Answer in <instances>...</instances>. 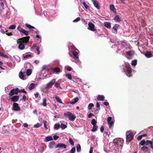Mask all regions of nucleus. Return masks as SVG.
I'll return each mask as SVG.
<instances>
[{"instance_id":"f257e3e1","label":"nucleus","mask_w":153,"mask_h":153,"mask_svg":"<svg viewBox=\"0 0 153 153\" xmlns=\"http://www.w3.org/2000/svg\"><path fill=\"white\" fill-rule=\"evenodd\" d=\"M29 36L22 37L20 38L17 41V42L19 44L18 48L21 50H23L25 48V45H26L28 42L29 38Z\"/></svg>"},{"instance_id":"f03ea898","label":"nucleus","mask_w":153,"mask_h":153,"mask_svg":"<svg viewBox=\"0 0 153 153\" xmlns=\"http://www.w3.org/2000/svg\"><path fill=\"white\" fill-rule=\"evenodd\" d=\"M126 140L127 141H130L133 140L134 135L131 131H127L126 132Z\"/></svg>"},{"instance_id":"7ed1b4c3","label":"nucleus","mask_w":153,"mask_h":153,"mask_svg":"<svg viewBox=\"0 0 153 153\" xmlns=\"http://www.w3.org/2000/svg\"><path fill=\"white\" fill-rule=\"evenodd\" d=\"M64 115L68 116L69 120L72 121H74L76 118L75 115L69 112H67L66 113H64Z\"/></svg>"},{"instance_id":"20e7f679","label":"nucleus","mask_w":153,"mask_h":153,"mask_svg":"<svg viewBox=\"0 0 153 153\" xmlns=\"http://www.w3.org/2000/svg\"><path fill=\"white\" fill-rule=\"evenodd\" d=\"M19 93V90L18 88H16L12 89L9 93L10 97H12L15 95H17Z\"/></svg>"},{"instance_id":"39448f33","label":"nucleus","mask_w":153,"mask_h":153,"mask_svg":"<svg viewBox=\"0 0 153 153\" xmlns=\"http://www.w3.org/2000/svg\"><path fill=\"white\" fill-rule=\"evenodd\" d=\"M107 121L109 125V128L111 129L114 124V120L112 119L111 117H109L107 118Z\"/></svg>"},{"instance_id":"423d86ee","label":"nucleus","mask_w":153,"mask_h":153,"mask_svg":"<svg viewBox=\"0 0 153 153\" xmlns=\"http://www.w3.org/2000/svg\"><path fill=\"white\" fill-rule=\"evenodd\" d=\"M88 29L92 31H94L96 30L95 26L94 24L91 22H89L88 23Z\"/></svg>"},{"instance_id":"0eeeda50","label":"nucleus","mask_w":153,"mask_h":153,"mask_svg":"<svg viewBox=\"0 0 153 153\" xmlns=\"http://www.w3.org/2000/svg\"><path fill=\"white\" fill-rule=\"evenodd\" d=\"M55 81L56 80L55 79H53L52 81L47 84L46 88L48 89L51 88L52 86L55 83Z\"/></svg>"},{"instance_id":"6e6552de","label":"nucleus","mask_w":153,"mask_h":153,"mask_svg":"<svg viewBox=\"0 0 153 153\" xmlns=\"http://www.w3.org/2000/svg\"><path fill=\"white\" fill-rule=\"evenodd\" d=\"M13 105V108L14 111H19L20 110V108L19 106L18 103L14 102Z\"/></svg>"},{"instance_id":"1a4fd4ad","label":"nucleus","mask_w":153,"mask_h":153,"mask_svg":"<svg viewBox=\"0 0 153 153\" xmlns=\"http://www.w3.org/2000/svg\"><path fill=\"white\" fill-rule=\"evenodd\" d=\"M10 97L9 98V100L13 102H16L18 100L19 98V96L15 95L13 97Z\"/></svg>"},{"instance_id":"9d476101","label":"nucleus","mask_w":153,"mask_h":153,"mask_svg":"<svg viewBox=\"0 0 153 153\" xmlns=\"http://www.w3.org/2000/svg\"><path fill=\"white\" fill-rule=\"evenodd\" d=\"M66 147V146L64 144L60 143L56 145V148H60L63 149H65Z\"/></svg>"},{"instance_id":"9b49d317","label":"nucleus","mask_w":153,"mask_h":153,"mask_svg":"<svg viewBox=\"0 0 153 153\" xmlns=\"http://www.w3.org/2000/svg\"><path fill=\"white\" fill-rule=\"evenodd\" d=\"M119 25L117 24H115L114 27H113L112 32L113 33H117V30Z\"/></svg>"},{"instance_id":"f8f14e48","label":"nucleus","mask_w":153,"mask_h":153,"mask_svg":"<svg viewBox=\"0 0 153 153\" xmlns=\"http://www.w3.org/2000/svg\"><path fill=\"white\" fill-rule=\"evenodd\" d=\"M94 6L99 9H100V7L99 5L98 2L96 0H92Z\"/></svg>"},{"instance_id":"ddd939ff","label":"nucleus","mask_w":153,"mask_h":153,"mask_svg":"<svg viewBox=\"0 0 153 153\" xmlns=\"http://www.w3.org/2000/svg\"><path fill=\"white\" fill-rule=\"evenodd\" d=\"M79 100L77 97H76L72 100L70 102V103L72 104H74L76 102Z\"/></svg>"},{"instance_id":"4468645a","label":"nucleus","mask_w":153,"mask_h":153,"mask_svg":"<svg viewBox=\"0 0 153 153\" xmlns=\"http://www.w3.org/2000/svg\"><path fill=\"white\" fill-rule=\"evenodd\" d=\"M97 99L99 101H103L105 97L102 95H98L97 97Z\"/></svg>"},{"instance_id":"2eb2a0df","label":"nucleus","mask_w":153,"mask_h":153,"mask_svg":"<svg viewBox=\"0 0 153 153\" xmlns=\"http://www.w3.org/2000/svg\"><path fill=\"white\" fill-rule=\"evenodd\" d=\"M104 26L110 29L111 28V25L109 22H105L104 23Z\"/></svg>"},{"instance_id":"dca6fc26","label":"nucleus","mask_w":153,"mask_h":153,"mask_svg":"<svg viewBox=\"0 0 153 153\" xmlns=\"http://www.w3.org/2000/svg\"><path fill=\"white\" fill-rule=\"evenodd\" d=\"M130 65H129V67L127 69V72L128 74H127V76H131V69L130 68Z\"/></svg>"},{"instance_id":"f3484780","label":"nucleus","mask_w":153,"mask_h":153,"mask_svg":"<svg viewBox=\"0 0 153 153\" xmlns=\"http://www.w3.org/2000/svg\"><path fill=\"white\" fill-rule=\"evenodd\" d=\"M115 21L117 22H119L121 21V18L118 15H116L113 19Z\"/></svg>"},{"instance_id":"a211bd4d","label":"nucleus","mask_w":153,"mask_h":153,"mask_svg":"<svg viewBox=\"0 0 153 153\" xmlns=\"http://www.w3.org/2000/svg\"><path fill=\"white\" fill-rule=\"evenodd\" d=\"M74 57L75 59H77L78 58V53L75 51H73L72 52Z\"/></svg>"},{"instance_id":"6ab92c4d","label":"nucleus","mask_w":153,"mask_h":153,"mask_svg":"<svg viewBox=\"0 0 153 153\" xmlns=\"http://www.w3.org/2000/svg\"><path fill=\"white\" fill-rule=\"evenodd\" d=\"M145 56L147 58H150L152 56V54L150 52H146L145 54Z\"/></svg>"},{"instance_id":"aec40b11","label":"nucleus","mask_w":153,"mask_h":153,"mask_svg":"<svg viewBox=\"0 0 153 153\" xmlns=\"http://www.w3.org/2000/svg\"><path fill=\"white\" fill-rule=\"evenodd\" d=\"M25 25L27 27L29 28L32 30H33V29L35 28L34 27L28 24H26Z\"/></svg>"},{"instance_id":"412c9836","label":"nucleus","mask_w":153,"mask_h":153,"mask_svg":"<svg viewBox=\"0 0 153 153\" xmlns=\"http://www.w3.org/2000/svg\"><path fill=\"white\" fill-rule=\"evenodd\" d=\"M148 148L146 146H143L141 148V149L143 151V152H146L148 151Z\"/></svg>"},{"instance_id":"4be33fe9","label":"nucleus","mask_w":153,"mask_h":153,"mask_svg":"<svg viewBox=\"0 0 153 153\" xmlns=\"http://www.w3.org/2000/svg\"><path fill=\"white\" fill-rule=\"evenodd\" d=\"M24 73H23L22 72H20L19 74V78L22 80H24Z\"/></svg>"},{"instance_id":"5701e85b","label":"nucleus","mask_w":153,"mask_h":153,"mask_svg":"<svg viewBox=\"0 0 153 153\" xmlns=\"http://www.w3.org/2000/svg\"><path fill=\"white\" fill-rule=\"evenodd\" d=\"M55 145V143L54 142H51L49 145V147L50 149H52L53 148Z\"/></svg>"},{"instance_id":"b1692460","label":"nucleus","mask_w":153,"mask_h":153,"mask_svg":"<svg viewBox=\"0 0 153 153\" xmlns=\"http://www.w3.org/2000/svg\"><path fill=\"white\" fill-rule=\"evenodd\" d=\"M53 72L57 73L60 72V70L58 68L56 67L53 69Z\"/></svg>"},{"instance_id":"393cba45","label":"nucleus","mask_w":153,"mask_h":153,"mask_svg":"<svg viewBox=\"0 0 153 153\" xmlns=\"http://www.w3.org/2000/svg\"><path fill=\"white\" fill-rule=\"evenodd\" d=\"M35 84L33 83H31L28 87V88L30 90H31L33 89L35 86Z\"/></svg>"},{"instance_id":"a878e982","label":"nucleus","mask_w":153,"mask_h":153,"mask_svg":"<svg viewBox=\"0 0 153 153\" xmlns=\"http://www.w3.org/2000/svg\"><path fill=\"white\" fill-rule=\"evenodd\" d=\"M43 123L45 128H46V129H48V123L46 120H44Z\"/></svg>"},{"instance_id":"bb28decb","label":"nucleus","mask_w":153,"mask_h":153,"mask_svg":"<svg viewBox=\"0 0 153 153\" xmlns=\"http://www.w3.org/2000/svg\"><path fill=\"white\" fill-rule=\"evenodd\" d=\"M44 106H46L47 105L46 99L44 98L43 100V102L40 104Z\"/></svg>"},{"instance_id":"cd10ccee","label":"nucleus","mask_w":153,"mask_h":153,"mask_svg":"<svg viewBox=\"0 0 153 153\" xmlns=\"http://www.w3.org/2000/svg\"><path fill=\"white\" fill-rule=\"evenodd\" d=\"M53 140V138L51 136L47 137L45 139L46 142H48Z\"/></svg>"},{"instance_id":"c85d7f7f","label":"nucleus","mask_w":153,"mask_h":153,"mask_svg":"<svg viewBox=\"0 0 153 153\" xmlns=\"http://www.w3.org/2000/svg\"><path fill=\"white\" fill-rule=\"evenodd\" d=\"M32 72V71L31 69H27L26 75L27 76H29L30 75Z\"/></svg>"},{"instance_id":"c756f323","label":"nucleus","mask_w":153,"mask_h":153,"mask_svg":"<svg viewBox=\"0 0 153 153\" xmlns=\"http://www.w3.org/2000/svg\"><path fill=\"white\" fill-rule=\"evenodd\" d=\"M98 126L97 125L93 126V128L91 130L92 132H95L97 131L98 128Z\"/></svg>"},{"instance_id":"7c9ffc66","label":"nucleus","mask_w":153,"mask_h":153,"mask_svg":"<svg viewBox=\"0 0 153 153\" xmlns=\"http://www.w3.org/2000/svg\"><path fill=\"white\" fill-rule=\"evenodd\" d=\"M126 54L130 56H131L134 55V52L132 51H130L126 52Z\"/></svg>"},{"instance_id":"2f4dec72","label":"nucleus","mask_w":153,"mask_h":153,"mask_svg":"<svg viewBox=\"0 0 153 153\" xmlns=\"http://www.w3.org/2000/svg\"><path fill=\"white\" fill-rule=\"evenodd\" d=\"M60 125L59 124H56L54 125V128L55 130H57L60 128Z\"/></svg>"},{"instance_id":"473e14b6","label":"nucleus","mask_w":153,"mask_h":153,"mask_svg":"<svg viewBox=\"0 0 153 153\" xmlns=\"http://www.w3.org/2000/svg\"><path fill=\"white\" fill-rule=\"evenodd\" d=\"M21 32L24 34L26 36H27L28 35V31L24 29H23Z\"/></svg>"},{"instance_id":"72a5a7b5","label":"nucleus","mask_w":153,"mask_h":153,"mask_svg":"<svg viewBox=\"0 0 153 153\" xmlns=\"http://www.w3.org/2000/svg\"><path fill=\"white\" fill-rule=\"evenodd\" d=\"M153 143V141H152L147 140L146 141L145 145L148 146L149 144L152 145Z\"/></svg>"},{"instance_id":"f704fd0d","label":"nucleus","mask_w":153,"mask_h":153,"mask_svg":"<svg viewBox=\"0 0 153 153\" xmlns=\"http://www.w3.org/2000/svg\"><path fill=\"white\" fill-rule=\"evenodd\" d=\"M76 151L78 152H79L81 149V146L79 144H78L76 146Z\"/></svg>"},{"instance_id":"c9c22d12","label":"nucleus","mask_w":153,"mask_h":153,"mask_svg":"<svg viewBox=\"0 0 153 153\" xmlns=\"http://www.w3.org/2000/svg\"><path fill=\"white\" fill-rule=\"evenodd\" d=\"M55 99L57 101L59 102L60 103H62V100L61 99L58 97L56 96L55 97Z\"/></svg>"},{"instance_id":"e433bc0d","label":"nucleus","mask_w":153,"mask_h":153,"mask_svg":"<svg viewBox=\"0 0 153 153\" xmlns=\"http://www.w3.org/2000/svg\"><path fill=\"white\" fill-rule=\"evenodd\" d=\"M65 76L67 77L68 79L70 80H71L72 79L71 75L69 74H67L65 75Z\"/></svg>"},{"instance_id":"4c0bfd02","label":"nucleus","mask_w":153,"mask_h":153,"mask_svg":"<svg viewBox=\"0 0 153 153\" xmlns=\"http://www.w3.org/2000/svg\"><path fill=\"white\" fill-rule=\"evenodd\" d=\"M69 142L71 145L72 146H74V142L71 138H69Z\"/></svg>"},{"instance_id":"58836bf2","label":"nucleus","mask_w":153,"mask_h":153,"mask_svg":"<svg viewBox=\"0 0 153 153\" xmlns=\"http://www.w3.org/2000/svg\"><path fill=\"white\" fill-rule=\"evenodd\" d=\"M110 9L111 10L114 12L115 10L114 6L113 4H111L110 5Z\"/></svg>"},{"instance_id":"ea45409f","label":"nucleus","mask_w":153,"mask_h":153,"mask_svg":"<svg viewBox=\"0 0 153 153\" xmlns=\"http://www.w3.org/2000/svg\"><path fill=\"white\" fill-rule=\"evenodd\" d=\"M137 64V60H135L132 61L131 65H132L135 66Z\"/></svg>"},{"instance_id":"a19ab883","label":"nucleus","mask_w":153,"mask_h":153,"mask_svg":"<svg viewBox=\"0 0 153 153\" xmlns=\"http://www.w3.org/2000/svg\"><path fill=\"white\" fill-rule=\"evenodd\" d=\"M16 27V25H11L9 27V29L11 30H13L15 29Z\"/></svg>"},{"instance_id":"79ce46f5","label":"nucleus","mask_w":153,"mask_h":153,"mask_svg":"<svg viewBox=\"0 0 153 153\" xmlns=\"http://www.w3.org/2000/svg\"><path fill=\"white\" fill-rule=\"evenodd\" d=\"M97 123L96 121L94 119H93L91 120V124L93 126H95L96 125V124Z\"/></svg>"},{"instance_id":"37998d69","label":"nucleus","mask_w":153,"mask_h":153,"mask_svg":"<svg viewBox=\"0 0 153 153\" xmlns=\"http://www.w3.org/2000/svg\"><path fill=\"white\" fill-rule=\"evenodd\" d=\"M61 127L62 129H64L67 127V126L65 124H62L61 125Z\"/></svg>"},{"instance_id":"c03bdc74","label":"nucleus","mask_w":153,"mask_h":153,"mask_svg":"<svg viewBox=\"0 0 153 153\" xmlns=\"http://www.w3.org/2000/svg\"><path fill=\"white\" fill-rule=\"evenodd\" d=\"M94 106V105L93 103H90L88 106V108L89 109H90Z\"/></svg>"},{"instance_id":"a18cd8bd","label":"nucleus","mask_w":153,"mask_h":153,"mask_svg":"<svg viewBox=\"0 0 153 153\" xmlns=\"http://www.w3.org/2000/svg\"><path fill=\"white\" fill-rule=\"evenodd\" d=\"M146 141L144 140H142L140 143V144L141 145H145Z\"/></svg>"},{"instance_id":"49530a36","label":"nucleus","mask_w":153,"mask_h":153,"mask_svg":"<svg viewBox=\"0 0 153 153\" xmlns=\"http://www.w3.org/2000/svg\"><path fill=\"white\" fill-rule=\"evenodd\" d=\"M80 18L79 17H77L75 19H74L73 22H78L80 21Z\"/></svg>"},{"instance_id":"de8ad7c7","label":"nucleus","mask_w":153,"mask_h":153,"mask_svg":"<svg viewBox=\"0 0 153 153\" xmlns=\"http://www.w3.org/2000/svg\"><path fill=\"white\" fill-rule=\"evenodd\" d=\"M75 150L76 149L75 147L73 148L70 152V153H74L75 152Z\"/></svg>"},{"instance_id":"09e8293b","label":"nucleus","mask_w":153,"mask_h":153,"mask_svg":"<svg viewBox=\"0 0 153 153\" xmlns=\"http://www.w3.org/2000/svg\"><path fill=\"white\" fill-rule=\"evenodd\" d=\"M55 87L57 88H61V87L60 86V85L58 83H56L55 84Z\"/></svg>"},{"instance_id":"8fccbe9b","label":"nucleus","mask_w":153,"mask_h":153,"mask_svg":"<svg viewBox=\"0 0 153 153\" xmlns=\"http://www.w3.org/2000/svg\"><path fill=\"white\" fill-rule=\"evenodd\" d=\"M17 29L19 31L21 32L23 29H22L20 26H19L17 27Z\"/></svg>"},{"instance_id":"3c124183","label":"nucleus","mask_w":153,"mask_h":153,"mask_svg":"<svg viewBox=\"0 0 153 153\" xmlns=\"http://www.w3.org/2000/svg\"><path fill=\"white\" fill-rule=\"evenodd\" d=\"M0 7H2V8L1 9V10H4V8L3 7L4 6V4L3 2H1L0 4Z\"/></svg>"},{"instance_id":"603ef678","label":"nucleus","mask_w":153,"mask_h":153,"mask_svg":"<svg viewBox=\"0 0 153 153\" xmlns=\"http://www.w3.org/2000/svg\"><path fill=\"white\" fill-rule=\"evenodd\" d=\"M53 137L54 139L55 140H56L59 138V137L56 135H54L53 136Z\"/></svg>"},{"instance_id":"864d4df0","label":"nucleus","mask_w":153,"mask_h":153,"mask_svg":"<svg viewBox=\"0 0 153 153\" xmlns=\"http://www.w3.org/2000/svg\"><path fill=\"white\" fill-rule=\"evenodd\" d=\"M83 4L84 5L85 8L86 9H88V6L85 3H83Z\"/></svg>"},{"instance_id":"5fc2aeb1","label":"nucleus","mask_w":153,"mask_h":153,"mask_svg":"<svg viewBox=\"0 0 153 153\" xmlns=\"http://www.w3.org/2000/svg\"><path fill=\"white\" fill-rule=\"evenodd\" d=\"M20 92H23L25 94H27V92L24 89H22L21 90H19V93Z\"/></svg>"},{"instance_id":"6e6d98bb","label":"nucleus","mask_w":153,"mask_h":153,"mask_svg":"<svg viewBox=\"0 0 153 153\" xmlns=\"http://www.w3.org/2000/svg\"><path fill=\"white\" fill-rule=\"evenodd\" d=\"M100 104L98 102H97L96 103V107L97 108H98V109H100Z\"/></svg>"},{"instance_id":"4d7b16f0","label":"nucleus","mask_w":153,"mask_h":153,"mask_svg":"<svg viewBox=\"0 0 153 153\" xmlns=\"http://www.w3.org/2000/svg\"><path fill=\"white\" fill-rule=\"evenodd\" d=\"M121 44L124 47H125L126 45V43L124 42H121Z\"/></svg>"},{"instance_id":"13d9d810","label":"nucleus","mask_w":153,"mask_h":153,"mask_svg":"<svg viewBox=\"0 0 153 153\" xmlns=\"http://www.w3.org/2000/svg\"><path fill=\"white\" fill-rule=\"evenodd\" d=\"M6 34L8 36H10L12 35V33H8L7 30H6Z\"/></svg>"},{"instance_id":"bf43d9fd","label":"nucleus","mask_w":153,"mask_h":153,"mask_svg":"<svg viewBox=\"0 0 153 153\" xmlns=\"http://www.w3.org/2000/svg\"><path fill=\"white\" fill-rule=\"evenodd\" d=\"M94 114H93L90 113L88 115V117L89 118H90L91 116H93Z\"/></svg>"},{"instance_id":"052dcab7","label":"nucleus","mask_w":153,"mask_h":153,"mask_svg":"<svg viewBox=\"0 0 153 153\" xmlns=\"http://www.w3.org/2000/svg\"><path fill=\"white\" fill-rule=\"evenodd\" d=\"M1 56L4 57L6 58H7L8 57V56L7 55L3 53H2V55Z\"/></svg>"},{"instance_id":"680f3d73","label":"nucleus","mask_w":153,"mask_h":153,"mask_svg":"<svg viewBox=\"0 0 153 153\" xmlns=\"http://www.w3.org/2000/svg\"><path fill=\"white\" fill-rule=\"evenodd\" d=\"M100 131L103 132L104 130V128L102 126H101L100 128Z\"/></svg>"},{"instance_id":"e2e57ef3","label":"nucleus","mask_w":153,"mask_h":153,"mask_svg":"<svg viewBox=\"0 0 153 153\" xmlns=\"http://www.w3.org/2000/svg\"><path fill=\"white\" fill-rule=\"evenodd\" d=\"M33 127L34 128H38V123H37L36 124L34 125Z\"/></svg>"},{"instance_id":"0e129e2a","label":"nucleus","mask_w":153,"mask_h":153,"mask_svg":"<svg viewBox=\"0 0 153 153\" xmlns=\"http://www.w3.org/2000/svg\"><path fill=\"white\" fill-rule=\"evenodd\" d=\"M142 135H139L138 137L137 140H140L142 138Z\"/></svg>"},{"instance_id":"69168bd1","label":"nucleus","mask_w":153,"mask_h":153,"mask_svg":"<svg viewBox=\"0 0 153 153\" xmlns=\"http://www.w3.org/2000/svg\"><path fill=\"white\" fill-rule=\"evenodd\" d=\"M93 151V148L92 147H91L90 148V151L89 153H92Z\"/></svg>"},{"instance_id":"338daca9","label":"nucleus","mask_w":153,"mask_h":153,"mask_svg":"<svg viewBox=\"0 0 153 153\" xmlns=\"http://www.w3.org/2000/svg\"><path fill=\"white\" fill-rule=\"evenodd\" d=\"M67 70L68 71H71L72 70V68L71 67H68L67 68Z\"/></svg>"},{"instance_id":"774afa93","label":"nucleus","mask_w":153,"mask_h":153,"mask_svg":"<svg viewBox=\"0 0 153 153\" xmlns=\"http://www.w3.org/2000/svg\"><path fill=\"white\" fill-rule=\"evenodd\" d=\"M23 126L25 127H27L28 126V125L27 123H25L24 124Z\"/></svg>"}]
</instances>
